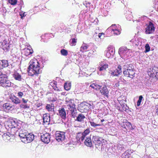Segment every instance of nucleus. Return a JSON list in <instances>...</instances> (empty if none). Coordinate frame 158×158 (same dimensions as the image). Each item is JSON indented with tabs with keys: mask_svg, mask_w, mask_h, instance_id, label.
Returning <instances> with one entry per match:
<instances>
[{
	"mask_svg": "<svg viewBox=\"0 0 158 158\" xmlns=\"http://www.w3.org/2000/svg\"><path fill=\"white\" fill-rule=\"evenodd\" d=\"M108 51L109 53H110V54L112 55V56H113L115 53V50L113 48H110L108 49Z\"/></svg>",
	"mask_w": 158,
	"mask_h": 158,
	"instance_id": "79ce46f5",
	"label": "nucleus"
},
{
	"mask_svg": "<svg viewBox=\"0 0 158 158\" xmlns=\"http://www.w3.org/2000/svg\"><path fill=\"white\" fill-rule=\"evenodd\" d=\"M122 106L123 110L126 111L129 109V107L127 106V105H123Z\"/></svg>",
	"mask_w": 158,
	"mask_h": 158,
	"instance_id": "a18cd8bd",
	"label": "nucleus"
},
{
	"mask_svg": "<svg viewBox=\"0 0 158 158\" xmlns=\"http://www.w3.org/2000/svg\"><path fill=\"white\" fill-rule=\"evenodd\" d=\"M95 89H99L100 87H101L102 86V85L101 84H96L95 83Z\"/></svg>",
	"mask_w": 158,
	"mask_h": 158,
	"instance_id": "09e8293b",
	"label": "nucleus"
},
{
	"mask_svg": "<svg viewBox=\"0 0 158 158\" xmlns=\"http://www.w3.org/2000/svg\"><path fill=\"white\" fill-rule=\"evenodd\" d=\"M123 127V128H125L127 130H130L132 129V127L131 123L128 122H124Z\"/></svg>",
	"mask_w": 158,
	"mask_h": 158,
	"instance_id": "b1692460",
	"label": "nucleus"
},
{
	"mask_svg": "<svg viewBox=\"0 0 158 158\" xmlns=\"http://www.w3.org/2000/svg\"><path fill=\"white\" fill-rule=\"evenodd\" d=\"M85 115L82 113L78 114L75 120L81 123H84V119L85 118Z\"/></svg>",
	"mask_w": 158,
	"mask_h": 158,
	"instance_id": "412c9836",
	"label": "nucleus"
},
{
	"mask_svg": "<svg viewBox=\"0 0 158 158\" xmlns=\"http://www.w3.org/2000/svg\"><path fill=\"white\" fill-rule=\"evenodd\" d=\"M13 132V133H15V132Z\"/></svg>",
	"mask_w": 158,
	"mask_h": 158,
	"instance_id": "338daca9",
	"label": "nucleus"
},
{
	"mask_svg": "<svg viewBox=\"0 0 158 158\" xmlns=\"http://www.w3.org/2000/svg\"><path fill=\"white\" fill-rule=\"evenodd\" d=\"M57 85H53V86H52L53 88L55 90H56L57 91H59L61 90L60 88H59L56 86Z\"/></svg>",
	"mask_w": 158,
	"mask_h": 158,
	"instance_id": "49530a36",
	"label": "nucleus"
},
{
	"mask_svg": "<svg viewBox=\"0 0 158 158\" xmlns=\"http://www.w3.org/2000/svg\"><path fill=\"white\" fill-rule=\"evenodd\" d=\"M89 123L91 126L94 127H95L98 126H100L101 125V124H96L94 122L91 121H89Z\"/></svg>",
	"mask_w": 158,
	"mask_h": 158,
	"instance_id": "4c0bfd02",
	"label": "nucleus"
},
{
	"mask_svg": "<svg viewBox=\"0 0 158 158\" xmlns=\"http://www.w3.org/2000/svg\"><path fill=\"white\" fill-rule=\"evenodd\" d=\"M3 68L8 67L9 65L8 60H1Z\"/></svg>",
	"mask_w": 158,
	"mask_h": 158,
	"instance_id": "7c9ffc66",
	"label": "nucleus"
},
{
	"mask_svg": "<svg viewBox=\"0 0 158 158\" xmlns=\"http://www.w3.org/2000/svg\"><path fill=\"white\" fill-rule=\"evenodd\" d=\"M158 80V76L156 78Z\"/></svg>",
	"mask_w": 158,
	"mask_h": 158,
	"instance_id": "69168bd1",
	"label": "nucleus"
},
{
	"mask_svg": "<svg viewBox=\"0 0 158 158\" xmlns=\"http://www.w3.org/2000/svg\"><path fill=\"white\" fill-rule=\"evenodd\" d=\"M108 67V64H104L102 65L101 67H100L99 68V70L101 71L102 70H105Z\"/></svg>",
	"mask_w": 158,
	"mask_h": 158,
	"instance_id": "f704fd0d",
	"label": "nucleus"
},
{
	"mask_svg": "<svg viewBox=\"0 0 158 158\" xmlns=\"http://www.w3.org/2000/svg\"><path fill=\"white\" fill-rule=\"evenodd\" d=\"M150 48L149 44H147L145 46V50L144 52L147 53L149 52L150 51Z\"/></svg>",
	"mask_w": 158,
	"mask_h": 158,
	"instance_id": "c9c22d12",
	"label": "nucleus"
},
{
	"mask_svg": "<svg viewBox=\"0 0 158 158\" xmlns=\"http://www.w3.org/2000/svg\"><path fill=\"white\" fill-rule=\"evenodd\" d=\"M56 101V100H55V99H53V100H52V101Z\"/></svg>",
	"mask_w": 158,
	"mask_h": 158,
	"instance_id": "0e129e2a",
	"label": "nucleus"
},
{
	"mask_svg": "<svg viewBox=\"0 0 158 158\" xmlns=\"http://www.w3.org/2000/svg\"><path fill=\"white\" fill-rule=\"evenodd\" d=\"M29 108V106H28L27 104H24V107H23V108Z\"/></svg>",
	"mask_w": 158,
	"mask_h": 158,
	"instance_id": "13d9d810",
	"label": "nucleus"
},
{
	"mask_svg": "<svg viewBox=\"0 0 158 158\" xmlns=\"http://www.w3.org/2000/svg\"><path fill=\"white\" fill-rule=\"evenodd\" d=\"M12 105L9 103H6L4 104L3 105V107L4 109H6V110H10L12 107Z\"/></svg>",
	"mask_w": 158,
	"mask_h": 158,
	"instance_id": "cd10ccee",
	"label": "nucleus"
},
{
	"mask_svg": "<svg viewBox=\"0 0 158 158\" xmlns=\"http://www.w3.org/2000/svg\"><path fill=\"white\" fill-rule=\"evenodd\" d=\"M116 26V28L115 29H113L112 30L114 31V34L116 35H118L120 34L121 31V27L118 24L116 26L115 24H113L112 25L111 27Z\"/></svg>",
	"mask_w": 158,
	"mask_h": 158,
	"instance_id": "dca6fc26",
	"label": "nucleus"
},
{
	"mask_svg": "<svg viewBox=\"0 0 158 158\" xmlns=\"http://www.w3.org/2000/svg\"><path fill=\"white\" fill-rule=\"evenodd\" d=\"M53 85H57V82L56 81H55L52 84V86H53Z\"/></svg>",
	"mask_w": 158,
	"mask_h": 158,
	"instance_id": "052dcab7",
	"label": "nucleus"
},
{
	"mask_svg": "<svg viewBox=\"0 0 158 158\" xmlns=\"http://www.w3.org/2000/svg\"><path fill=\"white\" fill-rule=\"evenodd\" d=\"M89 129L88 128L86 129L85 131L82 133H81V141L83 142L84 139L86 136L90 132Z\"/></svg>",
	"mask_w": 158,
	"mask_h": 158,
	"instance_id": "4be33fe9",
	"label": "nucleus"
},
{
	"mask_svg": "<svg viewBox=\"0 0 158 158\" xmlns=\"http://www.w3.org/2000/svg\"><path fill=\"white\" fill-rule=\"evenodd\" d=\"M13 77L16 80L21 81V76L18 73H15L13 74Z\"/></svg>",
	"mask_w": 158,
	"mask_h": 158,
	"instance_id": "c85d7f7f",
	"label": "nucleus"
},
{
	"mask_svg": "<svg viewBox=\"0 0 158 158\" xmlns=\"http://www.w3.org/2000/svg\"><path fill=\"white\" fill-rule=\"evenodd\" d=\"M23 95V93L21 92H19L17 93L18 96L20 98H21Z\"/></svg>",
	"mask_w": 158,
	"mask_h": 158,
	"instance_id": "8fccbe9b",
	"label": "nucleus"
},
{
	"mask_svg": "<svg viewBox=\"0 0 158 158\" xmlns=\"http://www.w3.org/2000/svg\"><path fill=\"white\" fill-rule=\"evenodd\" d=\"M32 52L31 51V50L29 48L25 49V55L26 56H28L32 53Z\"/></svg>",
	"mask_w": 158,
	"mask_h": 158,
	"instance_id": "72a5a7b5",
	"label": "nucleus"
},
{
	"mask_svg": "<svg viewBox=\"0 0 158 158\" xmlns=\"http://www.w3.org/2000/svg\"><path fill=\"white\" fill-rule=\"evenodd\" d=\"M102 140L103 139L98 136L96 135L93 136L92 138L93 144L94 143L95 145H98L99 144L101 143Z\"/></svg>",
	"mask_w": 158,
	"mask_h": 158,
	"instance_id": "9b49d317",
	"label": "nucleus"
},
{
	"mask_svg": "<svg viewBox=\"0 0 158 158\" xmlns=\"http://www.w3.org/2000/svg\"><path fill=\"white\" fill-rule=\"evenodd\" d=\"M46 108L49 111H51L53 109H54V108H52V106H51L50 105H47L46 106Z\"/></svg>",
	"mask_w": 158,
	"mask_h": 158,
	"instance_id": "37998d69",
	"label": "nucleus"
},
{
	"mask_svg": "<svg viewBox=\"0 0 158 158\" xmlns=\"http://www.w3.org/2000/svg\"><path fill=\"white\" fill-rule=\"evenodd\" d=\"M10 99L11 102L16 104L20 103V100L16 96L13 95H11L10 96Z\"/></svg>",
	"mask_w": 158,
	"mask_h": 158,
	"instance_id": "2eb2a0df",
	"label": "nucleus"
},
{
	"mask_svg": "<svg viewBox=\"0 0 158 158\" xmlns=\"http://www.w3.org/2000/svg\"><path fill=\"white\" fill-rule=\"evenodd\" d=\"M28 134L27 131L25 130H20L19 131V136L21 138L22 142L25 141V137Z\"/></svg>",
	"mask_w": 158,
	"mask_h": 158,
	"instance_id": "ddd939ff",
	"label": "nucleus"
},
{
	"mask_svg": "<svg viewBox=\"0 0 158 158\" xmlns=\"http://www.w3.org/2000/svg\"><path fill=\"white\" fill-rule=\"evenodd\" d=\"M50 135L48 133H46L41 136V139L45 143H48L50 141Z\"/></svg>",
	"mask_w": 158,
	"mask_h": 158,
	"instance_id": "9d476101",
	"label": "nucleus"
},
{
	"mask_svg": "<svg viewBox=\"0 0 158 158\" xmlns=\"http://www.w3.org/2000/svg\"><path fill=\"white\" fill-rule=\"evenodd\" d=\"M122 67L121 66L119 65L118 66L117 69L114 70H109L108 73L110 76L113 77L118 76L121 74L122 73Z\"/></svg>",
	"mask_w": 158,
	"mask_h": 158,
	"instance_id": "423d86ee",
	"label": "nucleus"
},
{
	"mask_svg": "<svg viewBox=\"0 0 158 158\" xmlns=\"http://www.w3.org/2000/svg\"><path fill=\"white\" fill-rule=\"evenodd\" d=\"M43 120L44 123H47L49 124L50 121V116L48 114H44L43 116Z\"/></svg>",
	"mask_w": 158,
	"mask_h": 158,
	"instance_id": "5701e85b",
	"label": "nucleus"
},
{
	"mask_svg": "<svg viewBox=\"0 0 158 158\" xmlns=\"http://www.w3.org/2000/svg\"><path fill=\"white\" fill-rule=\"evenodd\" d=\"M123 73L124 76L129 77L131 79H133L135 77V71H123Z\"/></svg>",
	"mask_w": 158,
	"mask_h": 158,
	"instance_id": "f8f14e48",
	"label": "nucleus"
},
{
	"mask_svg": "<svg viewBox=\"0 0 158 158\" xmlns=\"http://www.w3.org/2000/svg\"><path fill=\"white\" fill-rule=\"evenodd\" d=\"M155 30L153 24L152 22H150L146 25L145 28V33L146 34H150L152 33Z\"/></svg>",
	"mask_w": 158,
	"mask_h": 158,
	"instance_id": "1a4fd4ad",
	"label": "nucleus"
},
{
	"mask_svg": "<svg viewBox=\"0 0 158 158\" xmlns=\"http://www.w3.org/2000/svg\"><path fill=\"white\" fill-rule=\"evenodd\" d=\"M143 99V97L142 96V95H140L139 96V99L137 102V105L138 106H139L140 105L141 102Z\"/></svg>",
	"mask_w": 158,
	"mask_h": 158,
	"instance_id": "e433bc0d",
	"label": "nucleus"
},
{
	"mask_svg": "<svg viewBox=\"0 0 158 158\" xmlns=\"http://www.w3.org/2000/svg\"><path fill=\"white\" fill-rule=\"evenodd\" d=\"M2 45H3V49L4 50H7L9 48V45L7 43V41L4 40L2 43Z\"/></svg>",
	"mask_w": 158,
	"mask_h": 158,
	"instance_id": "a878e982",
	"label": "nucleus"
},
{
	"mask_svg": "<svg viewBox=\"0 0 158 158\" xmlns=\"http://www.w3.org/2000/svg\"><path fill=\"white\" fill-rule=\"evenodd\" d=\"M23 122L17 119H12L8 121L6 123L7 126L10 129L11 131H17L19 130L22 126Z\"/></svg>",
	"mask_w": 158,
	"mask_h": 158,
	"instance_id": "f03ea898",
	"label": "nucleus"
},
{
	"mask_svg": "<svg viewBox=\"0 0 158 158\" xmlns=\"http://www.w3.org/2000/svg\"><path fill=\"white\" fill-rule=\"evenodd\" d=\"M3 68L1 60H0V69H3Z\"/></svg>",
	"mask_w": 158,
	"mask_h": 158,
	"instance_id": "864d4df0",
	"label": "nucleus"
},
{
	"mask_svg": "<svg viewBox=\"0 0 158 158\" xmlns=\"http://www.w3.org/2000/svg\"><path fill=\"white\" fill-rule=\"evenodd\" d=\"M88 48L89 45H87V44H83L81 48V51L83 52H86L88 51Z\"/></svg>",
	"mask_w": 158,
	"mask_h": 158,
	"instance_id": "bb28decb",
	"label": "nucleus"
},
{
	"mask_svg": "<svg viewBox=\"0 0 158 158\" xmlns=\"http://www.w3.org/2000/svg\"><path fill=\"white\" fill-rule=\"evenodd\" d=\"M65 133L62 131H57L55 134L56 139L58 142L63 140L65 138Z\"/></svg>",
	"mask_w": 158,
	"mask_h": 158,
	"instance_id": "6e6552de",
	"label": "nucleus"
},
{
	"mask_svg": "<svg viewBox=\"0 0 158 158\" xmlns=\"http://www.w3.org/2000/svg\"><path fill=\"white\" fill-rule=\"evenodd\" d=\"M0 84L1 85L5 87H9L11 86V83L8 80L6 75L3 74L0 71Z\"/></svg>",
	"mask_w": 158,
	"mask_h": 158,
	"instance_id": "7ed1b4c3",
	"label": "nucleus"
},
{
	"mask_svg": "<svg viewBox=\"0 0 158 158\" xmlns=\"http://www.w3.org/2000/svg\"><path fill=\"white\" fill-rule=\"evenodd\" d=\"M71 87V84L70 82H66L64 85V88L65 90L68 91L69 90Z\"/></svg>",
	"mask_w": 158,
	"mask_h": 158,
	"instance_id": "c756f323",
	"label": "nucleus"
},
{
	"mask_svg": "<svg viewBox=\"0 0 158 158\" xmlns=\"http://www.w3.org/2000/svg\"><path fill=\"white\" fill-rule=\"evenodd\" d=\"M71 114L72 117L73 118H75V117L77 116V112L76 109L74 110H72L71 112Z\"/></svg>",
	"mask_w": 158,
	"mask_h": 158,
	"instance_id": "2f4dec72",
	"label": "nucleus"
},
{
	"mask_svg": "<svg viewBox=\"0 0 158 158\" xmlns=\"http://www.w3.org/2000/svg\"><path fill=\"white\" fill-rule=\"evenodd\" d=\"M156 109V112L157 114L158 115V104L156 105L155 106Z\"/></svg>",
	"mask_w": 158,
	"mask_h": 158,
	"instance_id": "6e6d98bb",
	"label": "nucleus"
},
{
	"mask_svg": "<svg viewBox=\"0 0 158 158\" xmlns=\"http://www.w3.org/2000/svg\"><path fill=\"white\" fill-rule=\"evenodd\" d=\"M84 143L85 145L88 147H91L92 146L93 143L90 137L89 136L85 137Z\"/></svg>",
	"mask_w": 158,
	"mask_h": 158,
	"instance_id": "f3484780",
	"label": "nucleus"
},
{
	"mask_svg": "<svg viewBox=\"0 0 158 158\" xmlns=\"http://www.w3.org/2000/svg\"><path fill=\"white\" fill-rule=\"evenodd\" d=\"M25 13L24 12L23 14L21 13L20 14V15L21 16V18L22 19L23 18V17L26 16V14H25Z\"/></svg>",
	"mask_w": 158,
	"mask_h": 158,
	"instance_id": "603ef678",
	"label": "nucleus"
},
{
	"mask_svg": "<svg viewBox=\"0 0 158 158\" xmlns=\"http://www.w3.org/2000/svg\"><path fill=\"white\" fill-rule=\"evenodd\" d=\"M9 2L11 5H15L17 2L16 0H9Z\"/></svg>",
	"mask_w": 158,
	"mask_h": 158,
	"instance_id": "a19ab883",
	"label": "nucleus"
},
{
	"mask_svg": "<svg viewBox=\"0 0 158 158\" xmlns=\"http://www.w3.org/2000/svg\"><path fill=\"white\" fill-rule=\"evenodd\" d=\"M95 83H93L90 86V87H91L92 88L95 89Z\"/></svg>",
	"mask_w": 158,
	"mask_h": 158,
	"instance_id": "4d7b16f0",
	"label": "nucleus"
},
{
	"mask_svg": "<svg viewBox=\"0 0 158 158\" xmlns=\"http://www.w3.org/2000/svg\"><path fill=\"white\" fill-rule=\"evenodd\" d=\"M91 105L85 102L81 103L78 106V110L81 113L86 112L89 109Z\"/></svg>",
	"mask_w": 158,
	"mask_h": 158,
	"instance_id": "39448f33",
	"label": "nucleus"
},
{
	"mask_svg": "<svg viewBox=\"0 0 158 158\" xmlns=\"http://www.w3.org/2000/svg\"><path fill=\"white\" fill-rule=\"evenodd\" d=\"M130 51V49L126 47H122L119 48L118 53L121 58L123 59H125L129 56Z\"/></svg>",
	"mask_w": 158,
	"mask_h": 158,
	"instance_id": "20e7f679",
	"label": "nucleus"
},
{
	"mask_svg": "<svg viewBox=\"0 0 158 158\" xmlns=\"http://www.w3.org/2000/svg\"><path fill=\"white\" fill-rule=\"evenodd\" d=\"M76 42V40L74 38L71 39L70 40V43L72 46L75 45Z\"/></svg>",
	"mask_w": 158,
	"mask_h": 158,
	"instance_id": "58836bf2",
	"label": "nucleus"
},
{
	"mask_svg": "<svg viewBox=\"0 0 158 158\" xmlns=\"http://www.w3.org/2000/svg\"><path fill=\"white\" fill-rule=\"evenodd\" d=\"M148 74L150 77L156 78L158 76V68L155 67L150 68L148 70Z\"/></svg>",
	"mask_w": 158,
	"mask_h": 158,
	"instance_id": "0eeeda50",
	"label": "nucleus"
},
{
	"mask_svg": "<svg viewBox=\"0 0 158 158\" xmlns=\"http://www.w3.org/2000/svg\"><path fill=\"white\" fill-rule=\"evenodd\" d=\"M157 39H158V35Z\"/></svg>",
	"mask_w": 158,
	"mask_h": 158,
	"instance_id": "774afa93",
	"label": "nucleus"
},
{
	"mask_svg": "<svg viewBox=\"0 0 158 158\" xmlns=\"http://www.w3.org/2000/svg\"><path fill=\"white\" fill-rule=\"evenodd\" d=\"M24 104H25L24 103V104H21L20 105V107H21V108H23V107H24Z\"/></svg>",
	"mask_w": 158,
	"mask_h": 158,
	"instance_id": "bf43d9fd",
	"label": "nucleus"
},
{
	"mask_svg": "<svg viewBox=\"0 0 158 158\" xmlns=\"http://www.w3.org/2000/svg\"><path fill=\"white\" fill-rule=\"evenodd\" d=\"M100 91L102 94L106 96L107 98L108 97L109 91L106 86H104L101 89Z\"/></svg>",
	"mask_w": 158,
	"mask_h": 158,
	"instance_id": "6ab92c4d",
	"label": "nucleus"
},
{
	"mask_svg": "<svg viewBox=\"0 0 158 158\" xmlns=\"http://www.w3.org/2000/svg\"><path fill=\"white\" fill-rule=\"evenodd\" d=\"M116 85L117 86H119V84L118 83L116 84Z\"/></svg>",
	"mask_w": 158,
	"mask_h": 158,
	"instance_id": "e2e57ef3",
	"label": "nucleus"
},
{
	"mask_svg": "<svg viewBox=\"0 0 158 158\" xmlns=\"http://www.w3.org/2000/svg\"><path fill=\"white\" fill-rule=\"evenodd\" d=\"M83 4L86 7L90 8V3L89 2H87L86 1H85L83 3Z\"/></svg>",
	"mask_w": 158,
	"mask_h": 158,
	"instance_id": "c03bdc74",
	"label": "nucleus"
},
{
	"mask_svg": "<svg viewBox=\"0 0 158 158\" xmlns=\"http://www.w3.org/2000/svg\"><path fill=\"white\" fill-rule=\"evenodd\" d=\"M104 35V33H101L99 34L98 35V36L100 39H102L104 37V36H103V37H101L102 36V35Z\"/></svg>",
	"mask_w": 158,
	"mask_h": 158,
	"instance_id": "3c124183",
	"label": "nucleus"
},
{
	"mask_svg": "<svg viewBox=\"0 0 158 158\" xmlns=\"http://www.w3.org/2000/svg\"><path fill=\"white\" fill-rule=\"evenodd\" d=\"M106 57L109 58L110 57H112V55L110 54V53H109V51L108 50L106 52Z\"/></svg>",
	"mask_w": 158,
	"mask_h": 158,
	"instance_id": "de8ad7c7",
	"label": "nucleus"
},
{
	"mask_svg": "<svg viewBox=\"0 0 158 158\" xmlns=\"http://www.w3.org/2000/svg\"><path fill=\"white\" fill-rule=\"evenodd\" d=\"M81 133H78L77 134V135L76 136V138L77 140L79 142H81Z\"/></svg>",
	"mask_w": 158,
	"mask_h": 158,
	"instance_id": "ea45409f",
	"label": "nucleus"
},
{
	"mask_svg": "<svg viewBox=\"0 0 158 158\" xmlns=\"http://www.w3.org/2000/svg\"><path fill=\"white\" fill-rule=\"evenodd\" d=\"M59 112L60 116L62 119H65L66 118V114L64 109L63 108H60Z\"/></svg>",
	"mask_w": 158,
	"mask_h": 158,
	"instance_id": "a211bd4d",
	"label": "nucleus"
},
{
	"mask_svg": "<svg viewBox=\"0 0 158 158\" xmlns=\"http://www.w3.org/2000/svg\"><path fill=\"white\" fill-rule=\"evenodd\" d=\"M22 101L23 103H24L26 104L28 102V100L27 99H25L24 98H23Z\"/></svg>",
	"mask_w": 158,
	"mask_h": 158,
	"instance_id": "5fc2aeb1",
	"label": "nucleus"
},
{
	"mask_svg": "<svg viewBox=\"0 0 158 158\" xmlns=\"http://www.w3.org/2000/svg\"><path fill=\"white\" fill-rule=\"evenodd\" d=\"M104 119H102V120H101V122H102H102H104Z\"/></svg>",
	"mask_w": 158,
	"mask_h": 158,
	"instance_id": "680f3d73",
	"label": "nucleus"
},
{
	"mask_svg": "<svg viewBox=\"0 0 158 158\" xmlns=\"http://www.w3.org/2000/svg\"><path fill=\"white\" fill-rule=\"evenodd\" d=\"M68 109L71 112L72 110H74L76 108L75 107V105L74 102H69L67 105Z\"/></svg>",
	"mask_w": 158,
	"mask_h": 158,
	"instance_id": "393cba45",
	"label": "nucleus"
},
{
	"mask_svg": "<svg viewBox=\"0 0 158 158\" xmlns=\"http://www.w3.org/2000/svg\"><path fill=\"white\" fill-rule=\"evenodd\" d=\"M28 68V73L31 76L38 74L41 73L39 64L37 60H31Z\"/></svg>",
	"mask_w": 158,
	"mask_h": 158,
	"instance_id": "f257e3e1",
	"label": "nucleus"
},
{
	"mask_svg": "<svg viewBox=\"0 0 158 158\" xmlns=\"http://www.w3.org/2000/svg\"><path fill=\"white\" fill-rule=\"evenodd\" d=\"M61 54L64 56H66L68 54V52L67 50L65 49H62L60 51Z\"/></svg>",
	"mask_w": 158,
	"mask_h": 158,
	"instance_id": "473e14b6",
	"label": "nucleus"
},
{
	"mask_svg": "<svg viewBox=\"0 0 158 158\" xmlns=\"http://www.w3.org/2000/svg\"><path fill=\"white\" fill-rule=\"evenodd\" d=\"M123 68L125 71H135L134 67L132 64L124 65L123 67Z\"/></svg>",
	"mask_w": 158,
	"mask_h": 158,
	"instance_id": "aec40b11",
	"label": "nucleus"
},
{
	"mask_svg": "<svg viewBox=\"0 0 158 158\" xmlns=\"http://www.w3.org/2000/svg\"><path fill=\"white\" fill-rule=\"evenodd\" d=\"M34 136L33 134L28 133L27 134L25 138V141L23 142L25 143H27L32 141L34 139Z\"/></svg>",
	"mask_w": 158,
	"mask_h": 158,
	"instance_id": "4468645a",
	"label": "nucleus"
}]
</instances>
